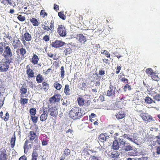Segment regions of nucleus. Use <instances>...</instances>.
Wrapping results in <instances>:
<instances>
[{"mask_svg":"<svg viewBox=\"0 0 160 160\" xmlns=\"http://www.w3.org/2000/svg\"><path fill=\"white\" fill-rule=\"evenodd\" d=\"M38 156V154L37 152L35 151L34 149L32 153L31 160H37Z\"/></svg>","mask_w":160,"mask_h":160,"instance_id":"nucleus-30","label":"nucleus"},{"mask_svg":"<svg viewBox=\"0 0 160 160\" xmlns=\"http://www.w3.org/2000/svg\"><path fill=\"white\" fill-rule=\"evenodd\" d=\"M4 51L3 55L5 57H11L12 55V52L10 47L9 46L4 47Z\"/></svg>","mask_w":160,"mask_h":160,"instance_id":"nucleus-12","label":"nucleus"},{"mask_svg":"<svg viewBox=\"0 0 160 160\" xmlns=\"http://www.w3.org/2000/svg\"><path fill=\"white\" fill-rule=\"evenodd\" d=\"M30 20L33 26H38L40 24L37 20L35 18H32L30 19Z\"/></svg>","mask_w":160,"mask_h":160,"instance_id":"nucleus-28","label":"nucleus"},{"mask_svg":"<svg viewBox=\"0 0 160 160\" xmlns=\"http://www.w3.org/2000/svg\"><path fill=\"white\" fill-rule=\"evenodd\" d=\"M116 87L110 83L109 86V89L107 91V95L109 97L115 96L116 93Z\"/></svg>","mask_w":160,"mask_h":160,"instance_id":"nucleus-6","label":"nucleus"},{"mask_svg":"<svg viewBox=\"0 0 160 160\" xmlns=\"http://www.w3.org/2000/svg\"><path fill=\"white\" fill-rule=\"evenodd\" d=\"M49 85L48 83L45 82H44L42 83V88L45 91H47L49 89Z\"/></svg>","mask_w":160,"mask_h":160,"instance_id":"nucleus-37","label":"nucleus"},{"mask_svg":"<svg viewBox=\"0 0 160 160\" xmlns=\"http://www.w3.org/2000/svg\"><path fill=\"white\" fill-rule=\"evenodd\" d=\"M153 98L158 101H160V95L157 94L153 97Z\"/></svg>","mask_w":160,"mask_h":160,"instance_id":"nucleus-57","label":"nucleus"},{"mask_svg":"<svg viewBox=\"0 0 160 160\" xmlns=\"http://www.w3.org/2000/svg\"><path fill=\"white\" fill-rule=\"evenodd\" d=\"M127 88L129 90H130L131 89V86L129 85L128 84H126L124 86V88H123L124 91H126V89Z\"/></svg>","mask_w":160,"mask_h":160,"instance_id":"nucleus-58","label":"nucleus"},{"mask_svg":"<svg viewBox=\"0 0 160 160\" xmlns=\"http://www.w3.org/2000/svg\"><path fill=\"white\" fill-rule=\"evenodd\" d=\"M99 139L101 142H104L106 140L107 138L105 135L103 133H102L100 134L99 137Z\"/></svg>","mask_w":160,"mask_h":160,"instance_id":"nucleus-38","label":"nucleus"},{"mask_svg":"<svg viewBox=\"0 0 160 160\" xmlns=\"http://www.w3.org/2000/svg\"><path fill=\"white\" fill-rule=\"evenodd\" d=\"M48 108V111L49 112V115L56 119L58 114V108H57L56 106Z\"/></svg>","mask_w":160,"mask_h":160,"instance_id":"nucleus-5","label":"nucleus"},{"mask_svg":"<svg viewBox=\"0 0 160 160\" xmlns=\"http://www.w3.org/2000/svg\"><path fill=\"white\" fill-rule=\"evenodd\" d=\"M27 91V90L26 88L22 87L20 88V92L21 95H23L24 94L26 93Z\"/></svg>","mask_w":160,"mask_h":160,"instance_id":"nucleus-44","label":"nucleus"},{"mask_svg":"<svg viewBox=\"0 0 160 160\" xmlns=\"http://www.w3.org/2000/svg\"><path fill=\"white\" fill-rule=\"evenodd\" d=\"M9 118V114L8 112H7L5 114V116L2 118V119L5 121H7L8 120Z\"/></svg>","mask_w":160,"mask_h":160,"instance_id":"nucleus-52","label":"nucleus"},{"mask_svg":"<svg viewBox=\"0 0 160 160\" xmlns=\"http://www.w3.org/2000/svg\"><path fill=\"white\" fill-rule=\"evenodd\" d=\"M116 117L118 119L123 118L125 116V112L124 111H120L116 114Z\"/></svg>","mask_w":160,"mask_h":160,"instance_id":"nucleus-22","label":"nucleus"},{"mask_svg":"<svg viewBox=\"0 0 160 160\" xmlns=\"http://www.w3.org/2000/svg\"><path fill=\"white\" fill-rule=\"evenodd\" d=\"M19 160H27V157L23 155L19 158Z\"/></svg>","mask_w":160,"mask_h":160,"instance_id":"nucleus-64","label":"nucleus"},{"mask_svg":"<svg viewBox=\"0 0 160 160\" xmlns=\"http://www.w3.org/2000/svg\"><path fill=\"white\" fill-rule=\"evenodd\" d=\"M145 102L147 104H150L152 103H155V101L153 100L150 97L147 96L145 97Z\"/></svg>","mask_w":160,"mask_h":160,"instance_id":"nucleus-26","label":"nucleus"},{"mask_svg":"<svg viewBox=\"0 0 160 160\" xmlns=\"http://www.w3.org/2000/svg\"><path fill=\"white\" fill-rule=\"evenodd\" d=\"M5 94V88L3 87H0V98L2 99H4V96Z\"/></svg>","mask_w":160,"mask_h":160,"instance_id":"nucleus-24","label":"nucleus"},{"mask_svg":"<svg viewBox=\"0 0 160 160\" xmlns=\"http://www.w3.org/2000/svg\"><path fill=\"white\" fill-rule=\"evenodd\" d=\"M91 101L90 100H87L84 102V105L86 107L89 106L90 105Z\"/></svg>","mask_w":160,"mask_h":160,"instance_id":"nucleus-61","label":"nucleus"},{"mask_svg":"<svg viewBox=\"0 0 160 160\" xmlns=\"http://www.w3.org/2000/svg\"><path fill=\"white\" fill-rule=\"evenodd\" d=\"M71 152L70 150L68 148H65L63 152V153L62 154V156L67 157L70 155Z\"/></svg>","mask_w":160,"mask_h":160,"instance_id":"nucleus-41","label":"nucleus"},{"mask_svg":"<svg viewBox=\"0 0 160 160\" xmlns=\"http://www.w3.org/2000/svg\"><path fill=\"white\" fill-rule=\"evenodd\" d=\"M130 136H131L130 135L129 136V135L128 134H124V135L123 136H122L124 138H126L128 139V140H129V141H133V139L132 138H130L129 137Z\"/></svg>","mask_w":160,"mask_h":160,"instance_id":"nucleus-55","label":"nucleus"},{"mask_svg":"<svg viewBox=\"0 0 160 160\" xmlns=\"http://www.w3.org/2000/svg\"><path fill=\"white\" fill-rule=\"evenodd\" d=\"M23 37V38H22L21 40L24 44L26 43V41L28 42L30 41L32 39L31 35L27 32L24 33Z\"/></svg>","mask_w":160,"mask_h":160,"instance_id":"nucleus-10","label":"nucleus"},{"mask_svg":"<svg viewBox=\"0 0 160 160\" xmlns=\"http://www.w3.org/2000/svg\"><path fill=\"white\" fill-rule=\"evenodd\" d=\"M125 98L122 95L120 97L116 98L115 104L117 107L119 108H122L125 105Z\"/></svg>","mask_w":160,"mask_h":160,"instance_id":"nucleus-3","label":"nucleus"},{"mask_svg":"<svg viewBox=\"0 0 160 160\" xmlns=\"http://www.w3.org/2000/svg\"><path fill=\"white\" fill-rule=\"evenodd\" d=\"M12 46L15 49L22 47V45L20 40L18 38L17 40L13 41Z\"/></svg>","mask_w":160,"mask_h":160,"instance_id":"nucleus-19","label":"nucleus"},{"mask_svg":"<svg viewBox=\"0 0 160 160\" xmlns=\"http://www.w3.org/2000/svg\"><path fill=\"white\" fill-rule=\"evenodd\" d=\"M114 56L117 57L118 59L122 57V56L120 55L118 52H113Z\"/></svg>","mask_w":160,"mask_h":160,"instance_id":"nucleus-56","label":"nucleus"},{"mask_svg":"<svg viewBox=\"0 0 160 160\" xmlns=\"http://www.w3.org/2000/svg\"><path fill=\"white\" fill-rule=\"evenodd\" d=\"M0 160H7V152L3 147L0 149Z\"/></svg>","mask_w":160,"mask_h":160,"instance_id":"nucleus-8","label":"nucleus"},{"mask_svg":"<svg viewBox=\"0 0 160 160\" xmlns=\"http://www.w3.org/2000/svg\"><path fill=\"white\" fill-rule=\"evenodd\" d=\"M101 53L105 54L106 57L107 58H109L110 57V54L106 50L101 51Z\"/></svg>","mask_w":160,"mask_h":160,"instance_id":"nucleus-48","label":"nucleus"},{"mask_svg":"<svg viewBox=\"0 0 160 160\" xmlns=\"http://www.w3.org/2000/svg\"><path fill=\"white\" fill-rule=\"evenodd\" d=\"M61 99V95L59 94H55L49 99V102L51 104H55L59 102Z\"/></svg>","mask_w":160,"mask_h":160,"instance_id":"nucleus-7","label":"nucleus"},{"mask_svg":"<svg viewBox=\"0 0 160 160\" xmlns=\"http://www.w3.org/2000/svg\"><path fill=\"white\" fill-rule=\"evenodd\" d=\"M60 70L61 77V78L63 79L64 78L65 75V71L64 70V68L63 66H62L61 67Z\"/></svg>","mask_w":160,"mask_h":160,"instance_id":"nucleus-50","label":"nucleus"},{"mask_svg":"<svg viewBox=\"0 0 160 160\" xmlns=\"http://www.w3.org/2000/svg\"><path fill=\"white\" fill-rule=\"evenodd\" d=\"M114 139H116L117 140L118 143H119V146L120 148L126 143V141L124 140V137L122 136H120L118 138H117V137L114 136Z\"/></svg>","mask_w":160,"mask_h":160,"instance_id":"nucleus-18","label":"nucleus"},{"mask_svg":"<svg viewBox=\"0 0 160 160\" xmlns=\"http://www.w3.org/2000/svg\"><path fill=\"white\" fill-rule=\"evenodd\" d=\"M28 99L26 98H21L20 99V103L22 105H24L28 102Z\"/></svg>","mask_w":160,"mask_h":160,"instance_id":"nucleus-46","label":"nucleus"},{"mask_svg":"<svg viewBox=\"0 0 160 160\" xmlns=\"http://www.w3.org/2000/svg\"><path fill=\"white\" fill-rule=\"evenodd\" d=\"M118 142L116 139H115V140L113 142L112 145L113 148L115 150H118L119 148V146L118 144Z\"/></svg>","mask_w":160,"mask_h":160,"instance_id":"nucleus-33","label":"nucleus"},{"mask_svg":"<svg viewBox=\"0 0 160 160\" xmlns=\"http://www.w3.org/2000/svg\"><path fill=\"white\" fill-rule=\"evenodd\" d=\"M64 92L66 95H69L71 94V91L68 84H66L65 85Z\"/></svg>","mask_w":160,"mask_h":160,"instance_id":"nucleus-27","label":"nucleus"},{"mask_svg":"<svg viewBox=\"0 0 160 160\" xmlns=\"http://www.w3.org/2000/svg\"><path fill=\"white\" fill-rule=\"evenodd\" d=\"M10 62L9 60L2 61L0 63V70L2 72H6L9 68Z\"/></svg>","mask_w":160,"mask_h":160,"instance_id":"nucleus-4","label":"nucleus"},{"mask_svg":"<svg viewBox=\"0 0 160 160\" xmlns=\"http://www.w3.org/2000/svg\"><path fill=\"white\" fill-rule=\"evenodd\" d=\"M16 139V136L15 134L14 133L11 138L10 140V143L12 148H13L15 146Z\"/></svg>","mask_w":160,"mask_h":160,"instance_id":"nucleus-31","label":"nucleus"},{"mask_svg":"<svg viewBox=\"0 0 160 160\" xmlns=\"http://www.w3.org/2000/svg\"><path fill=\"white\" fill-rule=\"evenodd\" d=\"M57 32L60 36L62 37L65 36L67 33L64 27L61 25H59Z\"/></svg>","mask_w":160,"mask_h":160,"instance_id":"nucleus-9","label":"nucleus"},{"mask_svg":"<svg viewBox=\"0 0 160 160\" xmlns=\"http://www.w3.org/2000/svg\"><path fill=\"white\" fill-rule=\"evenodd\" d=\"M121 81L123 82H125L126 83H128V80L125 78H122L121 79Z\"/></svg>","mask_w":160,"mask_h":160,"instance_id":"nucleus-62","label":"nucleus"},{"mask_svg":"<svg viewBox=\"0 0 160 160\" xmlns=\"http://www.w3.org/2000/svg\"><path fill=\"white\" fill-rule=\"evenodd\" d=\"M76 38L78 41L82 44H84L87 41L86 37L82 34H78Z\"/></svg>","mask_w":160,"mask_h":160,"instance_id":"nucleus-16","label":"nucleus"},{"mask_svg":"<svg viewBox=\"0 0 160 160\" xmlns=\"http://www.w3.org/2000/svg\"><path fill=\"white\" fill-rule=\"evenodd\" d=\"M17 54L21 56L22 57L24 58L26 57L27 51L26 49L23 48H18L16 52Z\"/></svg>","mask_w":160,"mask_h":160,"instance_id":"nucleus-13","label":"nucleus"},{"mask_svg":"<svg viewBox=\"0 0 160 160\" xmlns=\"http://www.w3.org/2000/svg\"><path fill=\"white\" fill-rule=\"evenodd\" d=\"M40 15L42 17L44 18L45 16H47L48 15L47 13L45 12L44 10H41Z\"/></svg>","mask_w":160,"mask_h":160,"instance_id":"nucleus-54","label":"nucleus"},{"mask_svg":"<svg viewBox=\"0 0 160 160\" xmlns=\"http://www.w3.org/2000/svg\"><path fill=\"white\" fill-rule=\"evenodd\" d=\"M111 155L112 157L115 158H118L119 156V154L118 153V152L115 151L112 152Z\"/></svg>","mask_w":160,"mask_h":160,"instance_id":"nucleus-49","label":"nucleus"},{"mask_svg":"<svg viewBox=\"0 0 160 160\" xmlns=\"http://www.w3.org/2000/svg\"><path fill=\"white\" fill-rule=\"evenodd\" d=\"M53 86L54 88L58 90L61 89L62 87V85L58 82H55L54 83Z\"/></svg>","mask_w":160,"mask_h":160,"instance_id":"nucleus-42","label":"nucleus"},{"mask_svg":"<svg viewBox=\"0 0 160 160\" xmlns=\"http://www.w3.org/2000/svg\"><path fill=\"white\" fill-rule=\"evenodd\" d=\"M65 44L64 42L56 40L55 42H52V46L55 48L61 47L63 46Z\"/></svg>","mask_w":160,"mask_h":160,"instance_id":"nucleus-15","label":"nucleus"},{"mask_svg":"<svg viewBox=\"0 0 160 160\" xmlns=\"http://www.w3.org/2000/svg\"><path fill=\"white\" fill-rule=\"evenodd\" d=\"M145 72L147 74L148 76H150L153 73V70L151 68H148L146 70Z\"/></svg>","mask_w":160,"mask_h":160,"instance_id":"nucleus-40","label":"nucleus"},{"mask_svg":"<svg viewBox=\"0 0 160 160\" xmlns=\"http://www.w3.org/2000/svg\"><path fill=\"white\" fill-rule=\"evenodd\" d=\"M139 112H141L140 113L139 116L145 123H147L155 121V120L153 117L148 113L146 112H144L141 110L139 111Z\"/></svg>","mask_w":160,"mask_h":160,"instance_id":"nucleus-2","label":"nucleus"},{"mask_svg":"<svg viewBox=\"0 0 160 160\" xmlns=\"http://www.w3.org/2000/svg\"><path fill=\"white\" fill-rule=\"evenodd\" d=\"M152 79L153 80L157 81L159 80L160 78L158 75H156V73L155 72L150 76Z\"/></svg>","mask_w":160,"mask_h":160,"instance_id":"nucleus-34","label":"nucleus"},{"mask_svg":"<svg viewBox=\"0 0 160 160\" xmlns=\"http://www.w3.org/2000/svg\"><path fill=\"white\" fill-rule=\"evenodd\" d=\"M84 114V113L81 112L80 108L76 107L72 108L70 111L69 113L70 118L74 120L80 118Z\"/></svg>","mask_w":160,"mask_h":160,"instance_id":"nucleus-1","label":"nucleus"},{"mask_svg":"<svg viewBox=\"0 0 160 160\" xmlns=\"http://www.w3.org/2000/svg\"><path fill=\"white\" fill-rule=\"evenodd\" d=\"M38 117L35 116H31V118L32 121L34 123H36L38 121Z\"/></svg>","mask_w":160,"mask_h":160,"instance_id":"nucleus-47","label":"nucleus"},{"mask_svg":"<svg viewBox=\"0 0 160 160\" xmlns=\"http://www.w3.org/2000/svg\"><path fill=\"white\" fill-rule=\"evenodd\" d=\"M102 61L104 63H105L106 64H109L110 62V60L108 59L105 58L102 59Z\"/></svg>","mask_w":160,"mask_h":160,"instance_id":"nucleus-63","label":"nucleus"},{"mask_svg":"<svg viewBox=\"0 0 160 160\" xmlns=\"http://www.w3.org/2000/svg\"><path fill=\"white\" fill-rule=\"evenodd\" d=\"M39 60V58L38 56L36 54H34L32 56L31 62L34 65H36L38 64Z\"/></svg>","mask_w":160,"mask_h":160,"instance_id":"nucleus-25","label":"nucleus"},{"mask_svg":"<svg viewBox=\"0 0 160 160\" xmlns=\"http://www.w3.org/2000/svg\"><path fill=\"white\" fill-rule=\"evenodd\" d=\"M1 3L5 5H7L8 4L12 5V0H2Z\"/></svg>","mask_w":160,"mask_h":160,"instance_id":"nucleus-39","label":"nucleus"},{"mask_svg":"<svg viewBox=\"0 0 160 160\" xmlns=\"http://www.w3.org/2000/svg\"><path fill=\"white\" fill-rule=\"evenodd\" d=\"M18 19L20 21L23 22L25 20V18L21 15H19L17 17Z\"/></svg>","mask_w":160,"mask_h":160,"instance_id":"nucleus-53","label":"nucleus"},{"mask_svg":"<svg viewBox=\"0 0 160 160\" xmlns=\"http://www.w3.org/2000/svg\"><path fill=\"white\" fill-rule=\"evenodd\" d=\"M72 52V50L68 46L64 50L65 55L66 56L71 53Z\"/></svg>","mask_w":160,"mask_h":160,"instance_id":"nucleus-36","label":"nucleus"},{"mask_svg":"<svg viewBox=\"0 0 160 160\" xmlns=\"http://www.w3.org/2000/svg\"><path fill=\"white\" fill-rule=\"evenodd\" d=\"M91 160H102L101 157L100 156L91 155L90 157Z\"/></svg>","mask_w":160,"mask_h":160,"instance_id":"nucleus-43","label":"nucleus"},{"mask_svg":"<svg viewBox=\"0 0 160 160\" xmlns=\"http://www.w3.org/2000/svg\"><path fill=\"white\" fill-rule=\"evenodd\" d=\"M44 80V78L40 74H39L36 77V81L38 83H41Z\"/></svg>","mask_w":160,"mask_h":160,"instance_id":"nucleus-35","label":"nucleus"},{"mask_svg":"<svg viewBox=\"0 0 160 160\" xmlns=\"http://www.w3.org/2000/svg\"><path fill=\"white\" fill-rule=\"evenodd\" d=\"M26 73L28 78H32L34 77V73L33 71L30 68V65L28 64L26 66Z\"/></svg>","mask_w":160,"mask_h":160,"instance_id":"nucleus-11","label":"nucleus"},{"mask_svg":"<svg viewBox=\"0 0 160 160\" xmlns=\"http://www.w3.org/2000/svg\"><path fill=\"white\" fill-rule=\"evenodd\" d=\"M29 142L28 139H26L25 141L23 146V148L24 149V152L27 153L29 149L32 148V144H29L28 145V143Z\"/></svg>","mask_w":160,"mask_h":160,"instance_id":"nucleus-17","label":"nucleus"},{"mask_svg":"<svg viewBox=\"0 0 160 160\" xmlns=\"http://www.w3.org/2000/svg\"><path fill=\"white\" fill-rule=\"evenodd\" d=\"M29 112L31 116H35L36 113V110L34 108H31Z\"/></svg>","mask_w":160,"mask_h":160,"instance_id":"nucleus-45","label":"nucleus"},{"mask_svg":"<svg viewBox=\"0 0 160 160\" xmlns=\"http://www.w3.org/2000/svg\"><path fill=\"white\" fill-rule=\"evenodd\" d=\"M45 109H47L46 108H44L43 109V113H42L40 116V121L42 122L45 121L48 117V112L47 110H45Z\"/></svg>","mask_w":160,"mask_h":160,"instance_id":"nucleus-14","label":"nucleus"},{"mask_svg":"<svg viewBox=\"0 0 160 160\" xmlns=\"http://www.w3.org/2000/svg\"><path fill=\"white\" fill-rule=\"evenodd\" d=\"M78 86L80 89L85 90L87 88V85L86 83L82 82L78 83Z\"/></svg>","mask_w":160,"mask_h":160,"instance_id":"nucleus-29","label":"nucleus"},{"mask_svg":"<svg viewBox=\"0 0 160 160\" xmlns=\"http://www.w3.org/2000/svg\"><path fill=\"white\" fill-rule=\"evenodd\" d=\"M58 15L59 17L62 19L64 20L66 18V16L64 14L63 12H60L58 13Z\"/></svg>","mask_w":160,"mask_h":160,"instance_id":"nucleus-51","label":"nucleus"},{"mask_svg":"<svg viewBox=\"0 0 160 160\" xmlns=\"http://www.w3.org/2000/svg\"><path fill=\"white\" fill-rule=\"evenodd\" d=\"M42 39L45 42H48L50 39L49 37V36L46 35L43 37Z\"/></svg>","mask_w":160,"mask_h":160,"instance_id":"nucleus-59","label":"nucleus"},{"mask_svg":"<svg viewBox=\"0 0 160 160\" xmlns=\"http://www.w3.org/2000/svg\"><path fill=\"white\" fill-rule=\"evenodd\" d=\"M28 137L29 138L28 140L30 141H33L36 138H37L36 133L32 131H30L29 132Z\"/></svg>","mask_w":160,"mask_h":160,"instance_id":"nucleus-23","label":"nucleus"},{"mask_svg":"<svg viewBox=\"0 0 160 160\" xmlns=\"http://www.w3.org/2000/svg\"><path fill=\"white\" fill-rule=\"evenodd\" d=\"M78 103L79 106H82L84 105L85 100L84 99L82 98L79 97L77 99Z\"/></svg>","mask_w":160,"mask_h":160,"instance_id":"nucleus-32","label":"nucleus"},{"mask_svg":"<svg viewBox=\"0 0 160 160\" xmlns=\"http://www.w3.org/2000/svg\"><path fill=\"white\" fill-rule=\"evenodd\" d=\"M54 22L53 20H51L50 23V27H47V26L44 25V27H43V29L44 30L48 31L49 30L53 31L54 29Z\"/></svg>","mask_w":160,"mask_h":160,"instance_id":"nucleus-21","label":"nucleus"},{"mask_svg":"<svg viewBox=\"0 0 160 160\" xmlns=\"http://www.w3.org/2000/svg\"><path fill=\"white\" fill-rule=\"evenodd\" d=\"M122 149L126 151H128L132 150V148L128 143H126L123 146L121 147Z\"/></svg>","mask_w":160,"mask_h":160,"instance_id":"nucleus-20","label":"nucleus"},{"mask_svg":"<svg viewBox=\"0 0 160 160\" xmlns=\"http://www.w3.org/2000/svg\"><path fill=\"white\" fill-rule=\"evenodd\" d=\"M121 69V67L118 66L117 68L116 72L117 74H118L120 72V70Z\"/></svg>","mask_w":160,"mask_h":160,"instance_id":"nucleus-60","label":"nucleus"}]
</instances>
